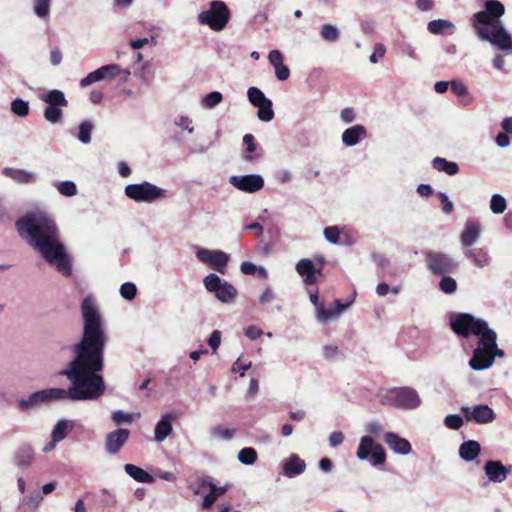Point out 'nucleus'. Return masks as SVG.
<instances>
[{
	"mask_svg": "<svg viewBox=\"0 0 512 512\" xmlns=\"http://www.w3.org/2000/svg\"><path fill=\"white\" fill-rule=\"evenodd\" d=\"M51 0H34V12L40 18H46L50 12Z\"/></svg>",
	"mask_w": 512,
	"mask_h": 512,
	"instance_id": "nucleus-46",
	"label": "nucleus"
},
{
	"mask_svg": "<svg viewBox=\"0 0 512 512\" xmlns=\"http://www.w3.org/2000/svg\"><path fill=\"white\" fill-rule=\"evenodd\" d=\"M46 401V398H45V395H44V392L43 390L41 391H37V392H34L32 393L28 399H22L20 400L19 402V406L21 409H28L38 403H42V402H45Z\"/></svg>",
	"mask_w": 512,
	"mask_h": 512,
	"instance_id": "nucleus-37",
	"label": "nucleus"
},
{
	"mask_svg": "<svg viewBox=\"0 0 512 512\" xmlns=\"http://www.w3.org/2000/svg\"><path fill=\"white\" fill-rule=\"evenodd\" d=\"M41 100L48 104L44 110V118L50 123H58L62 116V108L68 106V101L61 90L53 89L41 96Z\"/></svg>",
	"mask_w": 512,
	"mask_h": 512,
	"instance_id": "nucleus-8",
	"label": "nucleus"
},
{
	"mask_svg": "<svg viewBox=\"0 0 512 512\" xmlns=\"http://www.w3.org/2000/svg\"><path fill=\"white\" fill-rule=\"evenodd\" d=\"M238 459L241 463L245 465H252L257 460V452L255 449L251 447H246L240 450L238 454Z\"/></svg>",
	"mask_w": 512,
	"mask_h": 512,
	"instance_id": "nucleus-40",
	"label": "nucleus"
},
{
	"mask_svg": "<svg viewBox=\"0 0 512 512\" xmlns=\"http://www.w3.org/2000/svg\"><path fill=\"white\" fill-rule=\"evenodd\" d=\"M272 105V101L269 99L266 102L256 106L258 108L257 116L261 121L269 122L274 118Z\"/></svg>",
	"mask_w": 512,
	"mask_h": 512,
	"instance_id": "nucleus-35",
	"label": "nucleus"
},
{
	"mask_svg": "<svg viewBox=\"0 0 512 512\" xmlns=\"http://www.w3.org/2000/svg\"><path fill=\"white\" fill-rule=\"evenodd\" d=\"M4 174L22 184L30 183L34 180V174L22 169L6 168Z\"/></svg>",
	"mask_w": 512,
	"mask_h": 512,
	"instance_id": "nucleus-30",
	"label": "nucleus"
},
{
	"mask_svg": "<svg viewBox=\"0 0 512 512\" xmlns=\"http://www.w3.org/2000/svg\"><path fill=\"white\" fill-rule=\"evenodd\" d=\"M497 334H486L478 340V346L473 351L469 360V366L475 371H481L491 367L494 363L492 348H496Z\"/></svg>",
	"mask_w": 512,
	"mask_h": 512,
	"instance_id": "nucleus-7",
	"label": "nucleus"
},
{
	"mask_svg": "<svg viewBox=\"0 0 512 512\" xmlns=\"http://www.w3.org/2000/svg\"><path fill=\"white\" fill-rule=\"evenodd\" d=\"M505 13L504 5L498 0H487L485 10L472 16V26L478 37L497 46L503 51H512V39L499 20Z\"/></svg>",
	"mask_w": 512,
	"mask_h": 512,
	"instance_id": "nucleus-3",
	"label": "nucleus"
},
{
	"mask_svg": "<svg viewBox=\"0 0 512 512\" xmlns=\"http://www.w3.org/2000/svg\"><path fill=\"white\" fill-rule=\"evenodd\" d=\"M438 198L440 199L441 201V205H442V211L445 213V214H450L452 213L453 209H454V205L453 203L449 200L448 196L443 193V192H439L438 193Z\"/></svg>",
	"mask_w": 512,
	"mask_h": 512,
	"instance_id": "nucleus-57",
	"label": "nucleus"
},
{
	"mask_svg": "<svg viewBox=\"0 0 512 512\" xmlns=\"http://www.w3.org/2000/svg\"><path fill=\"white\" fill-rule=\"evenodd\" d=\"M426 266L434 275H447L457 268V263L442 252L427 251L425 253Z\"/></svg>",
	"mask_w": 512,
	"mask_h": 512,
	"instance_id": "nucleus-10",
	"label": "nucleus"
},
{
	"mask_svg": "<svg viewBox=\"0 0 512 512\" xmlns=\"http://www.w3.org/2000/svg\"><path fill=\"white\" fill-rule=\"evenodd\" d=\"M130 477H132L137 482L142 483H152L154 482V477L149 474L147 471L143 470L142 468L130 464Z\"/></svg>",
	"mask_w": 512,
	"mask_h": 512,
	"instance_id": "nucleus-33",
	"label": "nucleus"
},
{
	"mask_svg": "<svg viewBox=\"0 0 512 512\" xmlns=\"http://www.w3.org/2000/svg\"><path fill=\"white\" fill-rule=\"evenodd\" d=\"M420 398L415 389L410 387H398L388 390L381 397V404L399 409H415L420 405Z\"/></svg>",
	"mask_w": 512,
	"mask_h": 512,
	"instance_id": "nucleus-6",
	"label": "nucleus"
},
{
	"mask_svg": "<svg viewBox=\"0 0 512 512\" xmlns=\"http://www.w3.org/2000/svg\"><path fill=\"white\" fill-rule=\"evenodd\" d=\"M128 439V430L118 429L108 434L106 438V449L109 453H116Z\"/></svg>",
	"mask_w": 512,
	"mask_h": 512,
	"instance_id": "nucleus-20",
	"label": "nucleus"
},
{
	"mask_svg": "<svg viewBox=\"0 0 512 512\" xmlns=\"http://www.w3.org/2000/svg\"><path fill=\"white\" fill-rule=\"evenodd\" d=\"M221 343V332L218 330H214L208 338V345L215 352Z\"/></svg>",
	"mask_w": 512,
	"mask_h": 512,
	"instance_id": "nucleus-59",
	"label": "nucleus"
},
{
	"mask_svg": "<svg viewBox=\"0 0 512 512\" xmlns=\"http://www.w3.org/2000/svg\"><path fill=\"white\" fill-rule=\"evenodd\" d=\"M356 455L359 460H369L373 466L383 465L386 461L384 448L371 436H363L360 439Z\"/></svg>",
	"mask_w": 512,
	"mask_h": 512,
	"instance_id": "nucleus-9",
	"label": "nucleus"
},
{
	"mask_svg": "<svg viewBox=\"0 0 512 512\" xmlns=\"http://www.w3.org/2000/svg\"><path fill=\"white\" fill-rule=\"evenodd\" d=\"M243 144L245 146V154L243 155L245 161L252 162L262 156L261 153H256L258 145L252 134L244 135Z\"/></svg>",
	"mask_w": 512,
	"mask_h": 512,
	"instance_id": "nucleus-26",
	"label": "nucleus"
},
{
	"mask_svg": "<svg viewBox=\"0 0 512 512\" xmlns=\"http://www.w3.org/2000/svg\"><path fill=\"white\" fill-rule=\"evenodd\" d=\"M481 223L476 219H468L460 235V241L463 247H471L480 237Z\"/></svg>",
	"mask_w": 512,
	"mask_h": 512,
	"instance_id": "nucleus-16",
	"label": "nucleus"
},
{
	"mask_svg": "<svg viewBox=\"0 0 512 512\" xmlns=\"http://www.w3.org/2000/svg\"><path fill=\"white\" fill-rule=\"evenodd\" d=\"M452 26L453 24L449 20L437 19L430 21L427 25V29L430 33L439 35Z\"/></svg>",
	"mask_w": 512,
	"mask_h": 512,
	"instance_id": "nucleus-36",
	"label": "nucleus"
},
{
	"mask_svg": "<svg viewBox=\"0 0 512 512\" xmlns=\"http://www.w3.org/2000/svg\"><path fill=\"white\" fill-rule=\"evenodd\" d=\"M212 434L219 438L230 440L234 436V430L218 425L212 429Z\"/></svg>",
	"mask_w": 512,
	"mask_h": 512,
	"instance_id": "nucleus-56",
	"label": "nucleus"
},
{
	"mask_svg": "<svg viewBox=\"0 0 512 512\" xmlns=\"http://www.w3.org/2000/svg\"><path fill=\"white\" fill-rule=\"evenodd\" d=\"M490 208L493 213L501 214L506 209V200L499 194H494L491 198Z\"/></svg>",
	"mask_w": 512,
	"mask_h": 512,
	"instance_id": "nucleus-47",
	"label": "nucleus"
},
{
	"mask_svg": "<svg viewBox=\"0 0 512 512\" xmlns=\"http://www.w3.org/2000/svg\"><path fill=\"white\" fill-rule=\"evenodd\" d=\"M100 71L102 72L103 80H111L120 75H123L122 78H125L128 75V71L122 70L117 64L104 65L100 67Z\"/></svg>",
	"mask_w": 512,
	"mask_h": 512,
	"instance_id": "nucleus-31",
	"label": "nucleus"
},
{
	"mask_svg": "<svg viewBox=\"0 0 512 512\" xmlns=\"http://www.w3.org/2000/svg\"><path fill=\"white\" fill-rule=\"evenodd\" d=\"M450 328L458 336L469 338L477 336L479 339L486 334H492L495 331L489 328L488 323L480 318L474 317L469 313H456L450 317Z\"/></svg>",
	"mask_w": 512,
	"mask_h": 512,
	"instance_id": "nucleus-4",
	"label": "nucleus"
},
{
	"mask_svg": "<svg viewBox=\"0 0 512 512\" xmlns=\"http://www.w3.org/2000/svg\"><path fill=\"white\" fill-rule=\"evenodd\" d=\"M339 348L336 345H325L323 355L327 360H333L339 355Z\"/></svg>",
	"mask_w": 512,
	"mask_h": 512,
	"instance_id": "nucleus-60",
	"label": "nucleus"
},
{
	"mask_svg": "<svg viewBox=\"0 0 512 512\" xmlns=\"http://www.w3.org/2000/svg\"><path fill=\"white\" fill-rule=\"evenodd\" d=\"M365 430L371 434V435H374V436H378L381 431H382V426L380 423L376 422V421H373V422H369L366 426H365Z\"/></svg>",
	"mask_w": 512,
	"mask_h": 512,
	"instance_id": "nucleus-62",
	"label": "nucleus"
},
{
	"mask_svg": "<svg viewBox=\"0 0 512 512\" xmlns=\"http://www.w3.org/2000/svg\"><path fill=\"white\" fill-rule=\"evenodd\" d=\"M326 240L332 244L339 242L340 229L337 226L326 227L323 231Z\"/></svg>",
	"mask_w": 512,
	"mask_h": 512,
	"instance_id": "nucleus-53",
	"label": "nucleus"
},
{
	"mask_svg": "<svg viewBox=\"0 0 512 512\" xmlns=\"http://www.w3.org/2000/svg\"><path fill=\"white\" fill-rule=\"evenodd\" d=\"M335 308L327 309L324 304L318 306L317 309V317L321 322H328L333 318L337 317L343 310L348 307V304H343L341 300L335 299L334 301Z\"/></svg>",
	"mask_w": 512,
	"mask_h": 512,
	"instance_id": "nucleus-21",
	"label": "nucleus"
},
{
	"mask_svg": "<svg viewBox=\"0 0 512 512\" xmlns=\"http://www.w3.org/2000/svg\"><path fill=\"white\" fill-rule=\"evenodd\" d=\"M250 366H251V363L244 364L241 362L240 359H238L237 361L234 362V364L232 366V371L240 372V375L244 376L245 371L248 370L250 368Z\"/></svg>",
	"mask_w": 512,
	"mask_h": 512,
	"instance_id": "nucleus-64",
	"label": "nucleus"
},
{
	"mask_svg": "<svg viewBox=\"0 0 512 512\" xmlns=\"http://www.w3.org/2000/svg\"><path fill=\"white\" fill-rule=\"evenodd\" d=\"M166 190L157 187L150 182L130 184V199L137 202L152 203L158 199L166 198Z\"/></svg>",
	"mask_w": 512,
	"mask_h": 512,
	"instance_id": "nucleus-11",
	"label": "nucleus"
},
{
	"mask_svg": "<svg viewBox=\"0 0 512 512\" xmlns=\"http://www.w3.org/2000/svg\"><path fill=\"white\" fill-rule=\"evenodd\" d=\"M11 111L17 116L25 117L29 114V103L17 98L11 103Z\"/></svg>",
	"mask_w": 512,
	"mask_h": 512,
	"instance_id": "nucleus-41",
	"label": "nucleus"
},
{
	"mask_svg": "<svg viewBox=\"0 0 512 512\" xmlns=\"http://www.w3.org/2000/svg\"><path fill=\"white\" fill-rule=\"evenodd\" d=\"M296 271L300 276H304L306 274H321V270L316 269L314 263L310 259H301L296 264Z\"/></svg>",
	"mask_w": 512,
	"mask_h": 512,
	"instance_id": "nucleus-34",
	"label": "nucleus"
},
{
	"mask_svg": "<svg viewBox=\"0 0 512 512\" xmlns=\"http://www.w3.org/2000/svg\"><path fill=\"white\" fill-rule=\"evenodd\" d=\"M444 423L449 429L457 430L463 425L461 416L453 414L445 417Z\"/></svg>",
	"mask_w": 512,
	"mask_h": 512,
	"instance_id": "nucleus-55",
	"label": "nucleus"
},
{
	"mask_svg": "<svg viewBox=\"0 0 512 512\" xmlns=\"http://www.w3.org/2000/svg\"><path fill=\"white\" fill-rule=\"evenodd\" d=\"M240 270L243 274H246V275H253L257 271H259L261 276H263V277L266 276V271L264 268H262V267L258 268L254 263L249 262V261L242 262V264L240 266Z\"/></svg>",
	"mask_w": 512,
	"mask_h": 512,
	"instance_id": "nucleus-50",
	"label": "nucleus"
},
{
	"mask_svg": "<svg viewBox=\"0 0 512 512\" xmlns=\"http://www.w3.org/2000/svg\"><path fill=\"white\" fill-rule=\"evenodd\" d=\"M432 166L435 170L445 172L450 176L456 175L459 172V166L456 162L448 161L441 157H435L432 160Z\"/></svg>",
	"mask_w": 512,
	"mask_h": 512,
	"instance_id": "nucleus-27",
	"label": "nucleus"
},
{
	"mask_svg": "<svg viewBox=\"0 0 512 512\" xmlns=\"http://www.w3.org/2000/svg\"><path fill=\"white\" fill-rule=\"evenodd\" d=\"M461 411L467 421H475L481 424L490 423L495 418L493 410L487 405H476L473 408L464 406Z\"/></svg>",
	"mask_w": 512,
	"mask_h": 512,
	"instance_id": "nucleus-14",
	"label": "nucleus"
},
{
	"mask_svg": "<svg viewBox=\"0 0 512 512\" xmlns=\"http://www.w3.org/2000/svg\"><path fill=\"white\" fill-rule=\"evenodd\" d=\"M93 130V124L90 121H83L79 125L78 139L84 144H88L91 141V132Z\"/></svg>",
	"mask_w": 512,
	"mask_h": 512,
	"instance_id": "nucleus-38",
	"label": "nucleus"
},
{
	"mask_svg": "<svg viewBox=\"0 0 512 512\" xmlns=\"http://www.w3.org/2000/svg\"><path fill=\"white\" fill-rule=\"evenodd\" d=\"M197 258L201 262L208 264L211 269L221 274L225 273L229 261L228 255L219 250L200 249L197 252Z\"/></svg>",
	"mask_w": 512,
	"mask_h": 512,
	"instance_id": "nucleus-12",
	"label": "nucleus"
},
{
	"mask_svg": "<svg viewBox=\"0 0 512 512\" xmlns=\"http://www.w3.org/2000/svg\"><path fill=\"white\" fill-rule=\"evenodd\" d=\"M209 493L204 496L203 502L201 504V508L203 510H209L211 509L214 502L217 500V494L215 493V484L212 483L209 487Z\"/></svg>",
	"mask_w": 512,
	"mask_h": 512,
	"instance_id": "nucleus-52",
	"label": "nucleus"
},
{
	"mask_svg": "<svg viewBox=\"0 0 512 512\" xmlns=\"http://www.w3.org/2000/svg\"><path fill=\"white\" fill-rule=\"evenodd\" d=\"M222 94L218 91L208 93L202 100L205 107L212 108L222 101Z\"/></svg>",
	"mask_w": 512,
	"mask_h": 512,
	"instance_id": "nucleus-51",
	"label": "nucleus"
},
{
	"mask_svg": "<svg viewBox=\"0 0 512 512\" xmlns=\"http://www.w3.org/2000/svg\"><path fill=\"white\" fill-rule=\"evenodd\" d=\"M320 34L324 40L329 42H335L340 36L338 29L331 24L322 25Z\"/></svg>",
	"mask_w": 512,
	"mask_h": 512,
	"instance_id": "nucleus-43",
	"label": "nucleus"
},
{
	"mask_svg": "<svg viewBox=\"0 0 512 512\" xmlns=\"http://www.w3.org/2000/svg\"><path fill=\"white\" fill-rule=\"evenodd\" d=\"M386 52V48L382 43H377L374 47V51L371 54L369 60L371 63H377L379 58H383Z\"/></svg>",
	"mask_w": 512,
	"mask_h": 512,
	"instance_id": "nucleus-58",
	"label": "nucleus"
},
{
	"mask_svg": "<svg viewBox=\"0 0 512 512\" xmlns=\"http://www.w3.org/2000/svg\"><path fill=\"white\" fill-rule=\"evenodd\" d=\"M344 435L341 431H335L329 436V444L332 447H337L343 443Z\"/></svg>",
	"mask_w": 512,
	"mask_h": 512,
	"instance_id": "nucleus-61",
	"label": "nucleus"
},
{
	"mask_svg": "<svg viewBox=\"0 0 512 512\" xmlns=\"http://www.w3.org/2000/svg\"><path fill=\"white\" fill-rule=\"evenodd\" d=\"M102 80H103L102 72L100 71V68H98L95 71L90 72L86 77L82 78L80 80V86L85 88L95 82L102 81Z\"/></svg>",
	"mask_w": 512,
	"mask_h": 512,
	"instance_id": "nucleus-49",
	"label": "nucleus"
},
{
	"mask_svg": "<svg viewBox=\"0 0 512 512\" xmlns=\"http://www.w3.org/2000/svg\"><path fill=\"white\" fill-rule=\"evenodd\" d=\"M81 312L84 320L80 342L72 347L74 358L60 374L71 382L68 389L43 390L47 400H95L106 390L100 374L104 367V349L107 341L101 315L91 297L83 299Z\"/></svg>",
	"mask_w": 512,
	"mask_h": 512,
	"instance_id": "nucleus-1",
	"label": "nucleus"
},
{
	"mask_svg": "<svg viewBox=\"0 0 512 512\" xmlns=\"http://www.w3.org/2000/svg\"><path fill=\"white\" fill-rule=\"evenodd\" d=\"M212 482L209 481V480H206V479H198L197 481H195L192 485H191V488L194 492L195 495H202L206 490L209 489V487L211 486Z\"/></svg>",
	"mask_w": 512,
	"mask_h": 512,
	"instance_id": "nucleus-54",
	"label": "nucleus"
},
{
	"mask_svg": "<svg viewBox=\"0 0 512 512\" xmlns=\"http://www.w3.org/2000/svg\"><path fill=\"white\" fill-rule=\"evenodd\" d=\"M366 135L367 132L364 126L354 125L343 132L342 141L347 146H354Z\"/></svg>",
	"mask_w": 512,
	"mask_h": 512,
	"instance_id": "nucleus-22",
	"label": "nucleus"
},
{
	"mask_svg": "<svg viewBox=\"0 0 512 512\" xmlns=\"http://www.w3.org/2000/svg\"><path fill=\"white\" fill-rule=\"evenodd\" d=\"M269 63L275 70V76L280 81H285L290 76L289 68L283 63V55L279 50H272L268 55Z\"/></svg>",
	"mask_w": 512,
	"mask_h": 512,
	"instance_id": "nucleus-18",
	"label": "nucleus"
},
{
	"mask_svg": "<svg viewBox=\"0 0 512 512\" xmlns=\"http://www.w3.org/2000/svg\"><path fill=\"white\" fill-rule=\"evenodd\" d=\"M15 226L19 235L37 250L46 262L55 266L63 276L72 274V263L64 245L60 242L59 230L47 213L30 212L19 218Z\"/></svg>",
	"mask_w": 512,
	"mask_h": 512,
	"instance_id": "nucleus-2",
	"label": "nucleus"
},
{
	"mask_svg": "<svg viewBox=\"0 0 512 512\" xmlns=\"http://www.w3.org/2000/svg\"><path fill=\"white\" fill-rule=\"evenodd\" d=\"M56 187L59 193L66 197H72L77 193L76 184L72 181L59 182Z\"/></svg>",
	"mask_w": 512,
	"mask_h": 512,
	"instance_id": "nucleus-45",
	"label": "nucleus"
},
{
	"mask_svg": "<svg viewBox=\"0 0 512 512\" xmlns=\"http://www.w3.org/2000/svg\"><path fill=\"white\" fill-rule=\"evenodd\" d=\"M34 459V453L31 447L22 446L15 454V462L21 468H28Z\"/></svg>",
	"mask_w": 512,
	"mask_h": 512,
	"instance_id": "nucleus-28",
	"label": "nucleus"
},
{
	"mask_svg": "<svg viewBox=\"0 0 512 512\" xmlns=\"http://www.w3.org/2000/svg\"><path fill=\"white\" fill-rule=\"evenodd\" d=\"M511 470V466H505L499 460H488L484 465L486 476L494 483H501L506 480Z\"/></svg>",
	"mask_w": 512,
	"mask_h": 512,
	"instance_id": "nucleus-15",
	"label": "nucleus"
},
{
	"mask_svg": "<svg viewBox=\"0 0 512 512\" xmlns=\"http://www.w3.org/2000/svg\"><path fill=\"white\" fill-rule=\"evenodd\" d=\"M203 284L206 288L207 291L209 292H218L220 286L223 284L220 277L217 276L216 274H208L204 279H203Z\"/></svg>",
	"mask_w": 512,
	"mask_h": 512,
	"instance_id": "nucleus-42",
	"label": "nucleus"
},
{
	"mask_svg": "<svg viewBox=\"0 0 512 512\" xmlns=\"http://www.w3.org/2000/svg\"><path fill=\"white\" fill-rule=\"evenodd\" d=\"M230 183L238 190L254 193L264 186V180L260 175L232 176Z\"/></svg>",
	"mask_w": 512,
	"mask_h": 512,
	"instance_id": "nucleus-13",
	"label": "nucleus"
},
{
	"mask_svg": "<svg viewBox=\"0 0 512 512\" xmlns=\"http://www.w3.org/2000/svg\"><path fill=\"white\" fill-rule=\"evenodd\" d=\"M439 287L442 292L451 294L456 291L457 283L452 277L443 275V278L439 282Z\"/></svg>",
	"mask_w": 512,
	"mask_h": 512,
	"instance_id": "nucleus-48",
	"label": "nucleus"
},
{
	"mask_svg": "<svg viewBox=\"0 0 512 512\" xmlns=\"http://www.w3.org/2000/svg\"><path fill=\"white\" fill-rule=\"evenodd\" d=\"M341 120L345 123H351L355 119V112L352 108H344L340 114Z\"/></svg>",
	"mask_w": 512,
	"mask_h": 512,
	"instance_id": "nucleus-63",
	"label": "nucleus"
},
{
	"mask_svg": "<svg viewBox=\"0 0 512 512\" xmlns=\"http://www.w3.org/2000/svg\"><path fill=\"white\" fill-rule=\"evenodd\" d=\"M481 451L480 444L475 440L463 442L459 447V455L465 461H473Z\"/></svg>",
	"mask_w": 512,
	"mask_h": 512,
	"instance_id": "nucleus-24",
	"label": "nucleus"
},
{
	"mask_svg": "<svg viewBox=\"0 0 512 512\" xmlns=\"http://www.w3.org/2000/svg\"><path fill=\"white\" fill-rule=\"evenodd\" d=\"M68 430V422L65 420H60L55 425L52 431V439L54 442H59L63 440L67 436Z\"/></svg>",
	"mask_w": 512,
	"mask_h": 512,
	"instance_id": "nucleus-44",
	"label": "nucleus"
},
{
	"mask_svg": "<svg viewBox=\"0 0 512 512\" xmlns=\"http://www.w3.org/2000/svg\"><path fill=\"white\" fill-rule=\"evenodd\" d=\"M236 296H237L236 288L228 282H224L220 286L218 292H215V297L223 303L233 302L235 300Z\"/></svg>",
	"mask_w": 512,
	"mask_h": 512,
	"instance_id": "nucleus-29",
	"label": "nucleus"
},
{
	"mask_svg": "<svg viewBox=\"0 0 512 512\" xmlns=\"http://www.w3.org/2000/svg\"><path fill=\"white\" fill-rule=\"evenodd\" d=\"M477 267L483 268L489 264V255L485 248H467L464 252Z\"/></svg>",
	"mask_w": 512,
	"mask_h": 512,
	"instance_id": "nucleus-25",
	"label": "nucleus"
},
{
	"mask_svg": "<svg viewBox=\"0 0 512 512\" xmlns=\"http://www.w3.org/2000/svg\"><path fill=\"white\" fill-rule=\"evenodd\" d=\"M177 419L174 412L166 413L161 417L155 427L154 437L157 442H162L172 432V422Z\"/></svg>",
	"mask_w": 512,
	"mask_h": 512,
	"instance_id": "nucleus-17",
	"label": "nucleus"
},
{
	"mask_svg": "<svg viewBox=\"0 0 512 512\" xmlns=\"http://www.w3.org/2000/svg\"><path fill=\"white\" fill-rule=\"evenodd\" d=\"M231 17L228 6L220 0H213L209 8L198 15V21L207 25L213 31H222L228 24Z\"/></svg>",
	"mask_w": 512,
	"mask_h": 512,
	"instance_id": "nucleus-5",
	"label": "nucleus"
},
{
	"mask_svg": "<svg viewBox=\"0 0 512 512\" xmlns=\"http://www.w3.org/2000/svg\"><path fill=\"white\" fill-rule=\"evenodd\" d=\"M306 464L298 455L292 454L283 465L284 474L294 477L304 472Z\"/></svg>",
	"mask_w": 512,
	"mask_h": 512,
	"instance_id": "nucleus-23",
	"label": "nucleus"
},
{
	"mask_svg": "<svg viewBox=\"0 0 512 512\" xmlns=\"http://www.w3.org/2000/svg\"><path fill=\"white\" fill-rule=\"evenodd\" d=\"M452 92L460 98V101L464 105L471 103V97L469 96L466 85L461 81L451 82Z\"/></svg>",
	"mask_w": 512,
	"mask_h": 512,
	"instance_id": "nucleus-32",
	"label": "nucleus"
},
{
	"mask_svg": "<svg viewBox=\"0 0 512 512\" xmlns=\"http://www.w3.org/2000/svg\"><path fill=\"white\" fill-rule=\"evenodd\" d=\"M247 96L250 103L255 107L269 100L257 87H250L247 91Z\"/></svg>",
	"mask_w": 512,
	"mask_h": 512,
	"instance_id": "nucleus-39",
	"label": "nucleus"
},
{
	"mask_svg": "<svg viewBox=\"0 0 512 512\" xmlns=\"http://www.w3.org/2000/svg\"><path fill=\"white\" fill-rule=\"evenodd\" d=\"M385 442L396 453L406 455L411 451V445L409 441L401 438L394 432H388L385 434Z\"/></svg>",
	"mask_w": 512,
	"mask_h": 512,
	"instance_id": "nucleus-19",
	"label": "nucleus"
}]
</instances>
